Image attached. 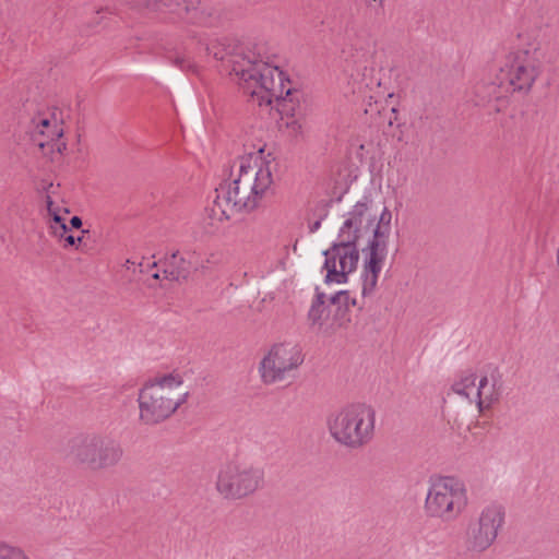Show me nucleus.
<instances>
[{
	"instance_id": "nucleus-1",
	"label": "nucleus",
	"mask_w": 559,
	"mask_h": 559,
	"mask_svg": "<svg viewBox=\"0 0 559 559\" xmlns=\"http://www.w3.org/2000/svg\"><path fill=\"white\" fill-rule=\"evenodd\" d=\"M262 153L260 150L233 163L229 178L216 188V197L206 209L203 218L205 234H215L236 214L254 210L271 189L275 163Z\"/></svg>"
},
{
	"instance_id": "nucleus-2",
	"label": "nucleus",
	"mask_w": 559,
	"mask_h": 559,
	"mask_svg": "<svg viewBox=\"0 0 559 559\" xmlns=\"http://www.w3.org/2000/svg\"><path fill=\"white\" fill-rule=\"evenodd\" d=\"M392 213L383 207L379 218L374 215L367 201H358L344 216L340 227V241L354 242L367 237V246L362 248L365 254L364 271L361 274V293L371 295L377 286L379 273L388 253V242L391 234Z\"/></svg>"
},
{
	"instance_id": "nucleus-3",
	"label": "nucleus",
	"mask_w": 559,
	"mask_h": 559,
	"mask_svg": "<svg viewBox=\"0 0 559 559\" xmlns=\"http://www.w3.org/2000/svg\"><path fill=\"white\" fill-rule=\"evenodd\" d=\"M233 70L239 76L245 93L250 95L253 103L275 108L292 133L301 132V123L290 118L296 107V103L289 97L290 82L278 66L250 52L235 61Z\"/></svg>"
},
{
	"instance_id": "nucleus-4",
	"label": "nucleus",
	"mask_w": 559,
	"mask_h": 559,
	"mask_svg": "<svg viewBox=\"0 0 559 559\" xmlns=\"http://www.w3.org/2000/svg\"><path fill=\"white\" fill-rule=\"evenodd\" d=\"M183 379L169 373L148 381L140 390V417L146 424L159 423L171 416L188 399Z\"/></svg>"
},
{
	"instance_id": "nucleus-5",
	"label": "nucleus",
	"mask_w": 559,
	"mask_h": 559,
	"mask_svg": "<svg viewBox=\"0 0 559 559\" xmlns=\"http://www.w3.org/2000/svg\"><path fill=\"white\" fill-rule=\"evenodd\" d=\"M376 413L369 405H346L326 419V427L335 442L349 449H359L369 443L374 435Z\"/></svg>"
},
{
	"instance_id": "nucleus-6",
	"label": "nucleus",
	"mask_w": 559,
	"mask_h": 559,
	"mask_svg": "<svg viewBox=\"0 0 559 559\" xmlns=\"http://www.w3.org/2000/svg\"><path fill=\"white\" fill-rule=\"evenodd\" d=\"M69 455L78 464L100 471L116 466L122 459L123 450L116 439L103 433L88 432L72 439Z\"/></svg>"
},
{
	"instance_id": "nucleus-7",
	"label": "nucleus",
	"mask_w": 559,
	"mask_h": 559,
	"mask_svg": "<svg viewBox=\"0 0 559 559\" xmlns=\"http://www.w3.org/2000/svg\"><path fill=\"white\" fill-rule=\"evenodd\" d=\"M468 503L465 484L452 476L431 478L425 500L429 516L449 522L457 519Z\"/></svg>"
},
{
	"instance_id": "nucleus-8",
	"label": "nucleus",
	"mask_w": 559,
	"mask_h": 559,
	"mask_svg": "<svg viewBox=\"0 0 559 559\" xmlns=\"http://www.w3.org/2000/svg\"><path fill=\"white\" fill-rule=\"evenodd\" d=\"M502 374L496 366L488 365L478 373H466L452 385L453 393L475 403L481 412L496 403L502 392Z\"/></svg>"
},
{
	"instance_id": "nucleus-9",
	"label": "nucleus",
	"mask_w": 559,
	"mask_h": 559,
	"mask_svg": "<svg viewBox=\"0 0 559 559\" xmlns=\"http://www.w3.org/2000/svg\"><path fill=\"white\" fill-rule=\"evenodd\" d=\"M264 485V472L258 466L228 462L221 466L215 487L226 499L239 500L253 495Z\"/></svg>"
},
{
	"instance_id": "nucleus-10",
	"label": "nucleus",
	"mask_w": 559,
	"mask_h": 559,
	"mask_svg": "<svg viewBox=\"0 0 559 559\" xmlns=\"http://www.w3.org/2000/svg\"><path fill=\"white\" fill-rule=\"evenodd\" d=\"M542 52L535 46L510 52L500 68V84H509L513 91H528L540 70Z\"/></svg>"
},
{
	"instance_id": "nucleus-11",
	"label": "nucleus",
	"mask_w": 559,
	"mask_h": 559,
	"mask_svg": "<svg viewBox=\"0 0 559 559\" xmlns=\"http://www.w3.org/2000/svg\"><path fill=\"white\" fill-rule=\"evenodd\" d=\"M504 523V509L500 504L486 506L466 528L465 542L469 550L483 552L496 540Z\"/></svg>"
},
{
	"instance_id": "nucleus-12",
	"label": "nucleus",
	"mask_w": 559,
	"mask_h": 559,
	"mask_svg": "<svg viewBox=\"0 0 559 559\" xmlns=\"http://www.w3.org/2000/svg\"><path fill=\"white\" fill-rule=\"evenodd\" d=\"M304 360L298 345L280 343L273 345L262 358L259 367L261 379L266 384L285 380Z\"/></svg>"
},
{
	"instance_id": "nucleus-13",
	"label": "nucleus",
	"mask_w": 559,
	"mask_h": 559,
	"mask_svg": "<svg viewBox=\"0 0 559 559\" xmlns=\"http://www.w3.org/2000/svg\"><path fill=\"white\" fill-rule=\"evenodd\" d=\"M326 270L325 281L328 283L342 284L347 281L348 274L354 272L359 260V251L354 242L337 241L324 251Z\"/></svg>"
},
{
	"instance_id": "nucleus-14",
	"label": "nucleus",
	"mask_w": 559,
	"mask_h": 559,
	"mask_svg": "<svg viewBox=\"0 0 559 559\" xmlns=\"http://www.w3.org/2000/svg\"><path fill=\"white\" fill-rule=\"evenodd\" d=\"M33 142L40 148H48L51 153L62 154L67 148L66 142L60 138L63 135V128L57 119L37 117L32 120L29 129Z\"/></svg>"
},
{
	"instance_id": "nucleus-15",
	"label": "nucleus",
	"mask_w": 559,
	"mask_h": 559,
	"mask_svg": "<svg viewBox=\"0 0 559 559\" xmlns=\"http://www.w3.org/2000/svg\"><path fill=\"white\" fill-rule=\"evenodd\" d=\"M45 190V217L51 234L58 238H62L70 230V227L66 224L69 210L57 204L56 194L58 186L55 187L52 183H49Z\"/></svg>"
},
{
	"instance_id": "nucleus-16",
	"label": "nucleus",
	"mask_w": 559,
	"mask_h": 559,
	"mask_svg": "<svg viewBox=\"0 0 559 559\" xmlns=\"http://www.w3.org/2000/svg\"><path fill=\"white\" fill-rule=\"evenodd\" d=\"M146 7L154 11L169 10L178 13L179 15L185 12L188 22L195 24H205V17L210 15L203 7H200V2L194 3L193 1L181 2L180 0H148Z\"/></svg>"
},
{
	"instance_id": "nucleus-17",
	"label": "nucleus",
	"mask_w": 559,
	"mask_h": 559,
	"mask_svg": "<svg viewBox=\"0 0 559 559\" xmlns=\"http://www.w3.org/2000/svg\"><path fill=\"white\" fill-rule=\"evenodd\" d=\"M192 253L188 257L175 251L163 261V275L169 281L187 280L192 269Z\"/></svg>"
},
{
	"instance_id": "nucleus-18",
	"label": "nucleus",
	"mask_w": 559,
	"mask_h": 559,
	"mask_svg": "<svg viewBox=\"0 0 559 559\" xmlns=\"http://www.w3.org/2000/svg\"><path fill=\"white\" fill-rule=\"evenodd\" d=\"M330 316V310L325 306L324 295L318 294L316 299L312 301L308 318L312 326H316L320 332L330 334L331 330L326 324V320Z\"/></svg>"
},
{
	"instance_id": "nucleus-19",
	"label": "nucleus",
	"mask_w": 559,
	"mask_h": 559,
	"mask_svg": "<svg viewBox=\"0 0 559 559\" xmlns=\"http://www.w3.org/2000/svg\"><path fill=\"white\" fill-rule=\"evenodd\" d=\"M355 52L349 56L347 62L364 76L371 70L374 57V48L369 46L367 49L355 48Z\"/></svg>"
},
{
	"instance_id": "nucleus-20",
	"label": "nucleus",
	"mask_w": 559,
	"mask_h": 559,
	"mask_svg": "<svg viewBox=\"0 0 559 559\" xmlns=\"http://www.w3.org/2000/svg\"><path fill=\"white\" fill-rule=\"evenodd\" d=\"M204 49L207 55L213 56L216 60H223L227 55V46L218 38L210 39L204 44Z\"/></svg>"
},
{
	"instance_id": "nucleus-21",
	"label": "nucleus",
	"mask_w": 559,
	"mask_h": 559,
	"mask_svg": "<svg viewBox=\"0 0 559 559\" xmlns=\"http://www.w3.org/2000/svg\"><path fill=\"white\" fill-rule=\"evenodd\" d=\"M0 559H28L25 554L16 547L0 543Z\"/></svg>"
},
{
	"instance_id": "nucleus-22",
	"label": "nucleus",
	"mask_w": 559,
	"mask_h": 559,
	"mask_svg": "<svg viewBox=\"0 0 559 559\" xmlns=\"http://www.w3.org/2000/svg\"><path fill=\"white\" fill-rule=\"evenodd\" d=\"M331 302L337 307L348 308L355 306V299L352 298L350 294L346 290H341L331 297Z\"/></svg>"
},
{
	"instance_id": "nucleus-23",
	"label": "nucleus",
	"mask_w": 559,
	"mask_h": 559,
	"mask_svg": "<svg viewBox=\"0 0 559 559\" xmlns=\"http://www.w3.org/2000/svg\"><path fill=\"white\" fill-rule=\"evenodd\" d=\"M367 8L376 15L382 13L383 0H364Z\"/></svg>"
},
{
	"instance_id": "nucleus-24",
	"label": "nucleus",
	"mask_w": 559,
	"mask_h": 559,
	"mask_svg": "<svg viewBox=\"0 0 559 559\" xmlns=\"http://www.w3.org/2000/svg\"><path fill=\"white\" fill-rule=\"evenodd\" d=\"M67 245L69 246H75L76 243L81 242L82 241V237H74L72 235H69L68 233L62 237Z\"/></svg>"
},
{
	"instance_id": "nucleus-25",
	"label": "nucleus",
	"mask_w": 559,
	"mask_h": 559,
	"mask_svg": "<svg viewBox=\"0 0 559 559\" xmlns=\"http://www.w3.org/2000/svg\"><path fill=\"white\" fill-rule=\"evenodd\" d=\"M70 224L73 228H80L82 226V219L79 216H73Z\"/></svg>"
},
{
	"instance_id": "nucleus-26",
	"label": "nucleus",
	"mask_w": 559,
	"mask_h": 559,
	"mask_svg": "<svg viewBox=\"0 0 559 559\" xmlns=\"http://www.w3.org/2000/svg\"><path fill=\"white\" fill-rule=\"evenodd\" d=\"M320 225H321L320 221L314 222V223L310 226V231H311V233L317 231V230L320 228Z\"/></svg>"
},
{
	"instance_id": "nucleus-27",
	"label": "nucleus",
	"mask_w": 559,
	"mask_h": 559,
	"mask_svg": "<svg viewBox=\"0 0 559 559\" xmlns=\"http://www.w3.org/2000/svg\"><path fill=\"white\" fill-rule=\"evenodd\" d=\"M176 63H177L179 67H182V60H181V59H177V60H176Z\"/></svg>"
},
{
	"instance_id": "nucleus-28",
	"label": "nucleus",
	"mask_w": 559,
	"mask_h": 559,
	"mask_svg": "<svg viewBox=\"0 0 559 559\" xmlns=\"http://www.w3.org/2000/svg\"><path fill=\"white\" fill-rule=\"evenodd\" d=\"M160 277L159 273H154L153 278L158 280Z\"/></svg>"
},
{
	"instance_id": "nucleus-29",
	"label": "nucleus",
	"mask_w": 559,
	"mask_h": 559,
	"mask_svg": "<svg viewBox=\"0 0 559 559\" xmlns=\"http://www.w3.org/2000/svg\"><path fill=\"white\" fill-rule=\"evenodd\" d=\"M152 266L153 267L157 266V262H153Z\"/></svg>"
}]
</instances>
